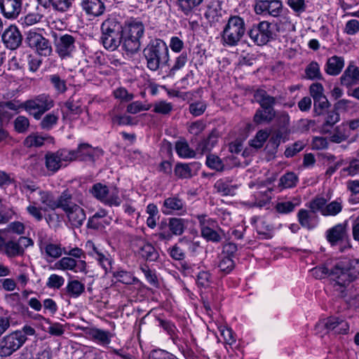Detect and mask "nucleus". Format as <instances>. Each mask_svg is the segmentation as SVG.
<instances>
[{
	"label": "nucleus",
	"mask_w": 359,
	"mask_h": 359,
	"mask_svg": "<svg viewBox=\"0 0 359 359\" xmlns=\"http://www.w3.org/2000/svg\"><path fill=\"white\" fill-rule=\"evenodd\" d=\"M359 276V259H345L338 262L330 271V278L334 282V291L340 297L347 294L346 287Z\"/></svg>",
	"instance_id": "nucleus-1"
},
{
	"label": "nucleus",
	"mask_w": 359,
	"mask_h": 359,
	"mask_svg": "<svg viewBox=\"0 0 359 359\" xmlns=\"http://www.w3.org/2000/svg\"><path fill=\"white\" fill-rule=\"evenodd\" d=\"M143 53L147 68L153 72L168 65L170 60L168 47L160 39L151 40L144 49Z\"/></svg>",
	"instance_id": "nucleus-2"
},
{
	"label": "nucleus",
	"mask_w": 359,
	"mask_h": 359,
	"mask_svg": "<svg viewBox=\"0 0 359 359\" xmlns=\"http://www.w3.org/2000/svg\"><path fill=\"white\" fill-rule=\"evenodd\" d=\"M254 97L260 104V108L256 111L254 116V122L257 124L270 123L276 116L273 106L276 98L269 95L266 90L258 89L255 92Z\"/></svg>",
	"instance_id": "nucleus-3"
},
{
	"label": "nucleus",
	"mask_w": 359,
	"mask_h": 359,
	"mask_svg": "<svg viewBox=\"0 0 359 359\" xmlns=\"http://www.w3.org/2000/svg\"><path fill=\"white\" fill-rule=\"evenodd\" d=\"M245 33V23L243 18L231 15L222 32V41L224 46H236Z\"/></svg>",
	"instance_id": "nucleus-4"
},
{
	"label": "nucleus",
	"mask_w": 359,
	"mask_h": 359,
	"mask_svg": "<svg viewBox=\"0 0 359 359\" xmlns=\"http://www.w3.org/2000/svg\"><path fill=\"white\" fill-rule=\"evenodd\" d=\"M54 106V101L48 94H41L23 102V109L36 120Z\"/></svg>",
	"instance_id": "nucleus-5"
},
{
	"label": "nucleus",
	"mask_w": 359,
	"mask_h": 359,
	"mask_svg": "<svg viewBox=\"0 0 359 359\" xmlns=\"http://www.w3.org/2000/svg\"><path fill=\"white\" fill-rule=\"evenodd\" d=\"M90 194L97 200L109 206H119L121 199L116 187H107L102 183H96L90 189Z\"/></svg>",
	"instance_id": "nucleus-6"
},
{
	"label": "nucleus",
	"mask_w": 359,
	"mask_h": 359,
	"mask_svg": "<svg viewBox=\"0 0 359 359\" xmlns=\"http://www.w3.org/2000/svg\"><path fill=\"white\" fill-rule=\"evenodd\" d=\"M69 161H90L95 162L97 158L102 156L103 151L98 147H93L88 143L79 144L76 149L69 150Z\"/></svg>",
	"instance_id": "nucleus-7"
},
{
	"label": "nucleus",
	"mask_w": 359,
	"mask_h": 359,
	"mask_svg": "<svg viewBox=\"0 0 359 359\" xmlns=\"http://www.w3.org/2000/svg\"><path fill=\"white\" fill-rule=\"evenodd\" d=\"M54 45L55 52L61 60L72 57L76 50V39L69 34H55Z\"/></svg>",
	"instance_id": "nucleus-8"
},
{
	"label": "nucleus",
	"mask_w": 359,
	"mask_h": 359,
	"mask_svg": "<svg viewBox=\"0 0 359 359\" xmlns=\"http://www.w3.org/2000/svg\"><path fill=\"white\" fill-rule=\"evenodd\" d=\"M274 25L267 21L253 25L248 31L250 39L257 45L262 46L274 38Z\"/></svg>",
	"instance_id": "nucleus-9"
},
{
	"label": "nucleus",
	"mask_w": 359,
	"mask_h": 359,
	"mask_svg": "<svg viewBox=\"0 0 359 359\" xmlns=\"http://www.w3.org/2000/svg\"><path fill=\"white\" fill-rule=\"evenodd\" d=\"M201 236L208 241L219 243L222 241L224 231L218 226L215 220L207 218L205 215H198Z\"/></svg>",
	"instance_id": "nucleus-10"
},
{
	"label": "nucleus",
	"mask_w": 359,
	"mask_h": 359,
	"mask_svg": "<svg viewBox=\"0 0 359 359\" xmlns=\"http://www.w3.org/2000/svg\"><path fill=\"white\" fill-rule=\"evenodd\" d=\"M25 43L41 56H49L53 52L49 40L35 30H29L27 33Z\"/></svg>",
	"instance_id": "nucleus-11"
},
{
	"label": "nucleus",
	"mask_w": 359,
	"mask_h": 359,
	"mask_svg": "<svg viewBox=\"0 0 359 359\" xmlns=\"http://www.w3.org/2000/svg\"><path fill=\"white\" fill-rule=\"evenodd\" d=\"M25 339L20 332H12L0 339V357H8L20 349Z\"/></svg>",
	"instance_id": "nucleus-12"
},
{
	"label": "nucleus",
	"mask_w": 359,
	"mask_h": 359,
	"mask_svg": "<svg viewBox=\"0 0 359 359\" xmlns=\"http://www.w3.org/2000/svg\"><path fill=\"white\" fill-rule=\"evenodd\" d=\"M69 153L67 149H60L55 152H47L45 155V165L48 171L56 172L60 169L63 163H69Z\"/></svg>",
	"instance_id": "nucleus-13"
},
{
	"label": "nucleus",
	"mask_w": 359,
	"mask_h": 359,
	"mask_svg": "<svg viewBox=\"0 0 359 359\" xmlns=\"http://www.w3.org/2000/svg\"><path fill=\"white\" fill-rule=\"evenodd\" d=\"M83 197L81 193L72 191L69 189L63 191L57 198V208L62 209L64 212L74 208L78 205H83Z\"/></svg>",
	"instance_id": "nucleus-14"
},
{
	"label": "nucleus",
	"mask_w": 359,
	"mask_h": 359,
	"mask_svg": "<svg viewBox=\"0 0 359 359\" xmlns=\"http://www.w3.org/2000/svg\"><path fill=\"white\" fill-rule=\"evenodd\" d=\"M161 211L165 215H184L187 210L185 201L178 195H172L164 200Z\"/></svg>",
	"instance_id": "nucleus-15"
},
{
	"label": "nucleus",
	"mask_w": 359,
	"mask_h": 359,
	"mask_svg": "<svg viewBox=\"0 0 359 359\" xmlns=\"http://www.w3.org/2000/svg\"><path fill=\"white\" fill-rule=\"evenodd\" d=\"M23 0H0V13L8 20L17 19L20 14Z\"/></svg>",
	"instance_id": "nucleus-16"
},
{
	"label": "nucleus",
	"mask_w": 359,
	"mask_h": 359,
	"mask_svg": "<svg viewBox=\"0 0 359 359\" xmlns=\"http://www.w3.org/2000/svg\"><path fill=\"white\" fill-rule=\"evenodd\" d=\"M2 41L5 46L11 49L18 48L22 43V36L19 29L15 25H10L1 35Z\"/></svg>",
	"instance_id": "nucleus-17"
},
{
	"label": "nucleus",
	"mask_w": 359,
	"mask_h": 359,
	"mask_svg": "<svg viewBox=\"0 0 359 359\" xmlns=\"http://www.w3.org/2000/svg\"><path fill=\"white\" fill-rule=\"evenodd\" d=\"M83 332L90 340L99 345L107 346L111 342L112 334L109 331L95 327H85Z\"/></svg>",
	"instance_id": "nucleus-18"
},
{
	"label": "nucleus",
	"mask_w": 359,
	"mask_h": 359,
	"mask_svg": "<svg viewBox=\"0 0 359 359\" xmlns=\"http://www.w3.org/2000/svg\"><path fill=\"white\" fill-rule=\"evenodd\" d=\"M283 8L282 2L279 0H260L255 5L257 13H268L273 17L278 16Z\"/></svg>",
	"instance_id": "nucleus-19"
},
{
	"label": "nucleus",
	"mask_w": 359,
	"mask_h": 359,
	"mask_svg": "<svg viewBox=\"0 0 359 359\" xmlns=\"http://www.w3.org/2000/svg\"><path fill=\"white\" fill-rule=\"evenodd\" d=\"M55 265L59 269L69 270L74 273H86L87 264L84 260L76 261L72 257H64L60 259Z\"/></svg>",
	"instance_id": "nucleus-20"
},
{
	"label": "nucleus",
	"mask_w": 359,
	"mask_h": 359,
	"mask_svg": "<svg viewBox=\"0 0 359 359\" xmlns=\"http://www.w3.org/2000/svg\"><path fill=\"white\" fill-rule=\"evenodd\" d=\"M81 6L88 15L94 18L102 15L106 9L102 0H81Z\"/></svg>",
	"instance_id": "nucleus-21"
},
{
	"label": "nucleus",
	"mask_w": 359,
	"mask_h": 359,
	"mask_svg": "<svg viewBox=\"0 0 359 359\" xmlns=\"http://www.w3.org/2000/svg\"><path fill=\"white\" fill-rule=\"evenodd\" d=\"M346 238V227L344 224H338L326 231V238L332 245H337L339 242L343 241Z\"/></svg>",
	"instance_id": "nucleus-22"
},
{
	"label": "nucleus",
	"mask_w": 359,
	"mask_h": 359,
	"mask_svg": "<svg viewBox=\"0 0 359 359\" xmlns=\"http://www.w3.org/2000/svg\"><path fill=\"white\" fill-rule=\"evenodd\" d=\"M65 213L68 219V222L74 228L81 227L86 219L85 210L80 205L74 206V208Z\"/></svg>",
	"instance_id": "nucleus-23"
},
{
	"label": "nucleus",
	"mask_w": 359,
	"mask_h": 359,
	"mask_svg": "<svg viewBox=\"0 0 359 359\" xmlns=\"http://www.w3.org/2000/svg\"><path fill=\"white\" fill-rule=\"evenodd\" d=\"M297 218L302 227L307 229H312L318 224V217L311 210L301 209L297 213Z\"/></svg>",
	"instance_id": "nucleus-24"
},
{
	"label": "nucleus",
	"mask_w": 359,
	"mask_h": 359,
	"mask_svg": "<svg viewBox=\"0 0 359 359\" xmlns=\"http://www.w3.org/2000/svg\"><path fill=\"white\" fill-rule=\"evenodd\" d=\"M214 187L217 192L219 193L223 196H234L238 189L236 184H232V180L229 177L218 180L215 182Z\"/></svg>",
	"instance_id": "nucleus-25"
},
{
	"label": "nucleus",
	"mask_w": 359,
	"mask_h": 359,
	"mask_svg": "<svg viewBox=\"0 0 359 359\" xmlns=\"http://www.w3.org/2000/svg\"><path fill=\"white\" fill-rule=\"evenodd\" d=\"M359 82V67L351 63L341 76V83L346 86H351Z\"/></svg>",
	"instance_id": "nucleus-26"
},
{
	"label": "nucleus",
	"mask_w": 359,
	"mask_h": 359,
	"mask_svg": "<svg viewBox=\"0 0 359 359\" xmlns=\"http://www.w3.org/2000/svg\"><path fill=\"white\" fill-rule=\"evenodd\" d=\"M344 66V60L342 57L334 55L330 57L325 65V72L331 76L339 74Z\"/></svg>",
	"instance_id": "nucleus-27"
},
{
	"label": "nucleus",
	"mask_w": 359,
	"mask_h": 359,
	"mask_svg": "<svg viewBox=\"0 0 359 359\" xmlns=\"http://www.w3.org/2000/svg\"><path fill=\"white\" fill-rule=\"evenodd\" d=\"M122 32H125V34L140 40L144 32V27L142 22L134 20L129 22Z\"/></svg>",
	"instance_id": "nucleus-28"
},
{
	"label": "nucleus",
	"mask_w": 359,
	"mask_h": 359,
	"mask_svg": "<svg viewBox=\"0 0 359 359\" xmlns=\"http://www.w3.org/2000/svg\"><path fill=\"white\" fill-rule=\"evenodd\" d=\"M138 250L139 255L144 259L149 262H154L158 258V252L155 248L149 243L141 241Z\"/></svg>",
	"instance_id": "nucleus-29"
},
{
	"label": "nucleus",
	"mask_w": 359,
	"mask_h": 359,
	"mask_svg": "<svg viewBox=\"0 0 359 359\" xmlns=\"http://www.w3.org/2000/svg\"><path fill=\"white\" fill-rule=\"evenodd\" d=\"M38 194L39 196V201L43 205L42 208L43 211H47L48 210H54L57 209V199L55 198L51 192L39 190Z\"/></svg>",
	"instance_id": "nucleus-30"
},
{
	"label": "nucleus",
	"mask_w": 359,
	"mask_h": 359,
	"mask_svg": "<svg viewBox=\"0 0 359 359\" xmlns=\"http://www.w3.org/2000/svg\"><path fill=\"white\" fill-rule=\"evenodd\" d=\"M122 46L123 49L129 53H136L140 48V40L133 38L128 34H125V32H121Z\"/></svg>",
	"instance_id": "nucleus-31"
},
{
	"label": "nucleus",
	"mask_w": 359,
	"mask_h": 359,
	"mask_svg": "<svg viewBox=\"0 0 359 359\" xmlns=\"http://www.w3.org/2000/svg\"><path fill=\"white\" fill-rule=\"evenodd\" d=\"M187 220L182 218L171 217L168 219V228L172 233V237L181 236L186 228Z\"/></svg>",
	"instance_id": "nucleus-32"
},
{
	"label": "nucleus",
	"mask_w": 359,
	"mask_h": 359,
	"mask_svg": "<svg viewBox=\"0 0 359 359\" xmlns=\"http://www.w3.org/2000/svg\"><path fill=\"white\" fill-rule=\"evenodd\" d=\"M121 32L107 36H101V42L104 47L109 50H115L121 43Z\"/></svg>",
	"instance_id": "nucleus-33"
},
{
	"label": "nucleus",
	"mask_w": 359,
	"mask_h": 359,
	"mask_svg": "<svg viewBox=\"0 0 359 359\" xmlns=\"http://www.w3.org/2000/svg\"><path fill=\"white\" fill-rule=\"evenodd\" d=\"M203 1V0H177V5L179 9L187 16L192 14Z\"/></svg>",
	"instance_id": "nucleus-34"
},
{
	"label": "nucleus",
	"mask_w": 359,
	"mask_h": 359,
	"mask_svg": "<svg viewBox=\"0 0 359 359\" xmlns=\"http://www.w3.org/2000/svg\"><path fill=\"white\" fill-rule=\"evenodd\" d=\"M217 142V136L214 132H212L207 138L203 140L198 143L196 150L203 154L205 152L210 151L215 147Z\"/></svg>",
	"instance_id": "nucleus-35"
},
{
	"label": "nucleus",
	"mask_w": 359,
	"mask_h": 359,
	"mask_svg": "<svg viewBox=\"0 0 359 359\" xmlns=\"http://www.w3.org/2000/svg\"><path fill=\"white\" fill-rule=\"evenodd\" d=\"M59 120L58 111H53L46 114L40 122V127L46 130H51L55 126L57 125Z\"/></svg>",
	"instance_id": "nucleus-36"
},
{
	"label": "nucleus",
	"mask_w": 359,
	"mask_h": 359,
	"mask_svg": "<svg viewBox=\"0 0 359 359\" xmlns=\"http://www.w3.org/2000/svg\"><path fill=\"white\" fill-rule=\"evenodd\" d=\"M84 290V284L77 280H69L66 286L67 295L72 298L79 297Z\"/></svg>",
	"instance_id": "nucleus-37"
},
{
	"label": "nucleus",
	"mask_w": 359,
	"mask_h": 359,
	"mask_svg": "<svg viewBox=\"0 0 359 359\" xmlns=\"http://www.w3.org/2000/svg\"><path fill=\"white\" fill-rule=\"evenodd\" d=\"M120 25L114 20H106L101 25L102 36H107L121 32Z\"/></svg>",
	"instance_id": "nucleus-38"
},
{
	"label": "nucleus",
	"mask_w": 359,
	"mask_h": 359,
	"mask_svg": "<svg viewBox=\"0 0 359 359\" xmlns=\"http://www.w3.org/2000/svg\"><path fill=\"white\" fill-rule=\"evenodd\" d=\"M306 78L310 80H321L323 76L320 72V65L316 61L310 62L305 69Z\"/></svg>",
	"instance_id": "nucleus-39"
},
{
	"label": "nucleus",
	"mask_w": 359,
	"mask_h": 359,
	"mask_svg": "<svg viewBox=\"0 0 359 359\" xmlns=\"http://www.w3.org/2000/svg\"><path fill=\"white\" fill-rule=\"evenodd\" d=\"M206 165L217 172H222L225 167L223 161L217 155L208 154L206 156Z\"/></svg>",
	"instance_id": "nucleus-40"
},
{
	"label": "nucleus",
	"mask_w": 359,
	"mask_h": 359,
	"mask_svg": "<svg viewBox=\"0 0 359 359\" xmlns=\"http://www.w3.org/2000/svg\"><path fill=\"white\" fill-rule=\"evenodd\" d=\"M5 253L8 257H15L24 254V248L20 243L13 241L6 242L4 245Z\"/></svg>",
	"instance_id": "nucleus-41"
},
{
	"label": "nucleus",
	"mask_w": 359,
	"mask_h": 359,
	"mask_svg": "<svg viewBox=\"0 0 359 359\" xmlns=\"http://www.w3.org/2000/svg\"><path fill=\"white\" fill-rule=\"evenodd\" d=\"M153 111L156 114L167 116L173 110V104L165 100H158L151 104Z\"/></svg>",
	"instance_id": "nucleus-42"
},
{
	"label": "nucleus",
	"mask_w": 359,
	"mask_h": 359,
	"mask_svg": "<svg viewBox=\"0 0 359 359\" xmlns=\"http://www.w3.org/2000/svg\"><path fill=\"white\" fill-rule=\"evenodd\" d=\"M177 154L182 158H194L195 151L191 149L185 141H178L175 144Z\"/></svg>",
	"instance_id": "nucleus-43"
},
{
	"label": "nucleus",
	"mask_w": 359,
	"mask_h": 359,
	"mask_svg": "<svg viewBox=\"0 0 359 359\" xmlns=\"http://www.w3.org/2000/svg\"><path fill=\"white\" fill-rule=\"evenodd\" d=\"M43 252H45L47 257L53 259L59 258L63 253V250L60 244H55L52 243H48L46 245H45V247L43 248Z\"/></svg>",
	"instance_id": "nucleus-44"
},
{
	"label": "nucleus",
	"mask_w": 359,
	"mask_h": 359,
	"mask_svg": "<svg viewBox=\"0 0 359 359\" xmlns=\"http://www.w3.org/2000/svg\"><path fill=\"white\" fill-rule=\"evenodd\" d=\"M342 210V204L341 201H333L327 204L322 210V215L324 216H335L338 215Z\"/></svg>",
	"instance_id": "nucleus-45"
},
{
	"label": "nucleus",
	"mask_w": 359,
	"mask_h": 359,
	"mask_svg": "<svg viewBox=\"0 0 359 359\" xmlns=\"http://www.w3.org/2000/svg\"><path fill=\"white\" fill-rule=\"evenodd\" d=\"M298 181L297 176L294 172H287L279 180V187L288 189L294 187Z\"/></svg>",
	"instance_id": "nucleus-46"
},
{
	"label": "nucleus",
	"mask_w": 359,
	"mask_h": 359,
	"mask_svg": "<svg viewBox=\"0 0 359 359\" xmlns=\"http://www.w3.org/2000/svg\"><path fill=\"white\" fill-rule=\"evenodd\" d=\"M112 274L117 281L123 284L130 285L135 281V278L130 272L124 270L113 271Z\"/></svg>",
	"instance_id": "nucleus-47"
},
{
	"label": "nucleus",
	"mask_w": 359,
	"mask_h": 359,
	"mask_svg": "<svg viewBox=\"0 0 359 359\" xmlns=\"http://www.w3.org/2000/svg\"><path fill=\"white\" fill-rule=\"evenodd\" d=\"M269 133L266 130H259L255 137L250 141V145L255 149H260L268 139Z\"/></svg>",
	"instance_id": "nucleus-48"
},
{
	"label": "nucleus",
	"mask_w": 359,
	"mask_h": 359,
	"mask_svg": "<svg viewBox=\"0 0 359 359\" xmlns=\"http://www.w3.org/2000/svg\"><path fill=\"white\" fill-rule=\"evenodd\" d=\"M46 140V137L40 136L37 134L33 133L28 135L24 140V145L26 147H41L44 141Z\"/></svg>",
	"instance_id": "nucleus-49"
},
{
	"label": "nucleus",
	"mask_w": 359,
	"mask_h": 359,
	"mask_svg": "<svg viewBox=\"0 0 359 359\" xmlns=\"http://www.w3.org/2000/svg\"><path fill=\"white\" fill-rule=\"evenodd\" d=\"M151 108V104L142 103L140 101H135L127 106L128 113L135 114L142 111H148Z\"/></svg>",
	"instance_id": "nucleus-50"
},
{
	"label": "nucleus",
	"mask_w": 359,
	"mask_h": 359,
	"mask_svg": "<svg viewBox=\"0 0 359 359\" xmlns=\"http://www.w3.org/2000/svg\"><path fill=\"white\" fill-rule=\"evenodd\" d=\"M48 79L58 93H63L66 91V81L58 74H51L48 76Z\"/></svg>",
	"instance_id": "nucleus-51"
},
{
	"label": "nucleus",
	"mask_w": 359,
	"mask_h": 359,
	"mask_svg": "<svg viewBox=\"0 0 359 359\" xmlns=\"http://www.w3.org/2000/svg\"><path fill=\"white\" fill-rule=\"evenodd\" d=\"M349 136L346 131V125H341L336 128L335 132L330 136V140L335 143H341L345 141Z\"/></svg>",
	"instance_id": "nucleus-52"
},
{
	"label": "nucleus",
	"mask_w": 359,
	"mask_h": 359,
	"mask_svg": "<svg viewBox=\"0 0 359 359\" xmlns=\"http://www.w3.org/2000/svg\"><path fill=\"white\" fill-rule=\"evenodd\" d=\"M168 223L161 222L158 226L159 231L154 234L155 237L161 241H169L172 239V233L170 232L168 229Z\"/></svg>",
	"instance_id": "nucleus-53"
},
{
	"label": "nucleus",
	"mask_w": 359,
	"mask_h": 359,
	"mask_svg": "<svg viewBox=\"0 0 359 359\" xmlns=\"http://www.w3.org/2000/svg\"><path fill=\"white\" fill-rule=\"evenodd\" d=\"M72 5V0H50L48 8H53L59 12L67 11Z\"/></svg>",
	"instance_id": "nucleus-54"
},
{
	"label": "nucleus",
	"mask_w": 359,
	"mask_h": 359,
	"mask_svg": "<svg viewBox=\"0 0 359 359\" xmlns=\"http://www.w3.org/2000/svg\"><path fill=\"white\" fill-rule=\"evenodd\" d=\"M29 127V121L25 116H19L14 121L15 130L19 133H25Z\"/></svg>",
	"instance_id": "nucleus-55"
},
{
	"label": "nucleus",
	"mask_w": 359,
	"mask_h": 359,
	"mask_svg": "<svg viewBox=\"0 0 359 359\" xmlns=\"http://www.w3.org/2000/svg\"><path fill=\"white\" fill-rule=\"evenodd\" d=\"M329 106L330 103L325 95L313 100V111L318 116L322 114L323 111Z\"/></svg>",
	"instance_id": "nucleus-56"
},
{
	"label": "nucleus",
	"mask_w": 359,
	"mask_h": 359,
	"mask_svg": "<svg viewBox=\"0 0 359 359\" xmlns=\"http://www.w3.org/2000/svg\"><path fill=\"white\" fill-rule=\"evenodd\" d=\"M175 174L181 179L190 178L192 176L189 165L185 163H177L175 168Z\"/></svg>",
	"instance_id": "nucleus-57"
},
{
	"label": "nucleus",
	"mask_w": 359,
	"mask_h": 359,
	"mask_svg": "<svg viewBox=\"0 0 359 359\" xmlns=\"http://www.w3.org/2000/svg\"><path fill=\"white\" fill-rule=\"evenodd\" d=\"M343 175L354 176L359 174V160H351L348 166L341 170Z\"/></svg>",
	"instance_id": "nucleus-58"
},
{
	"label": "nucleus",
	"mask_w": 359,
	"mask_h": 359,
	"mask_svg": "<svg viewBox=\"0 0 359 359\" xmlns=\"http://www.w3.org/2000/svg\"><path fill=\"white\" fill-rule=\"evenodd\" d=\"M211 283V276L208 271H201L196 276V283L201 287H208Z\"/></svg>",
	"instance_id": "nucleus-59"
},
{
	"label": "nucleus",
	"mask_w": 359,
	"mask_h": 359,
	"mask_svg": "<svg viewBox=\"0 0 359 359\" xmlns=\"http://www.w3.org/2000/svg\"><path fill=\"white\" fill-rule=\"evenodd\" d=\"M188 61L187 54L182 53L176 57L173 66L170 69V74H174L177 70L184 67Z\"/></svg>",
	"instance_id": "nucleus-60"
},
{
	"label": "nucleus",
	"mask_w": 359,
	"mask_h": 359,
	"mask_svg": "<svg viewBox=\"0 0 359 359\" xmlns=\"http://www.w3.org/2000/svg\"><path fill=\"white\" fill-rule=\"evenodd\" d=\"M65 279L62 276L57 274H51L48 278L46 286L49 288L59 289L63 285Z\"/></svg>",
	"instance_id": "nucleus-61"
},
{
	"label": "nucleus",
	"mask_w": 359,
	"mask_h": 359,
	"mask_svg": "<svg viewBox=\"0 0 359 359\" xmlns=\"http://www.w3.org/2000/svg\"><path fill=\"white\" fill-rule=\"evenodd\" d=\"M219 270L225 273H229L234 268V262L229 257H224L219 262Z\"/></svg>",
	"instance_id": "nucleus-62"
},
{
	"label": "nucleus",
	"mask_w": 359,
	"mask_h": 359,
	"mask_svg": "<svg viewBox=\"0 0 359 359\" xmlns=\"http://www.w3.org/2000/svg\"><path fill=\"white\" fill-rule=\"evenodd\" d=\"M344 32L348 35H355L359 32V21L351 19L346 22L344 28Z\"/></svg>",
	"instance_id": "nucleus-63"
},
{
	"label": "nucleus",
	"mask_w": 359,
	"mask_h": 359,
	"mask_svg": "<svg viewBox=\"0 0 359 359\" xmlns=\"http://www.w3.org/2000/svg\"><path fill=\"white\" fill-rule=\"evenodd\" d=\"M149 359H178L172 353L162 350H154L149 355Z\"/></svg>",
	"instance_id": "nucleus-64"
}]
</instances>
